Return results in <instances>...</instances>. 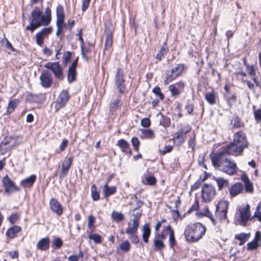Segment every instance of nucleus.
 Instances as JSON below:
<instances>
[{
    "mask_svg": "<svg viewBox=\"0 0 261 261\" xmlns=\"http://www.w3.org/2000/svg\"><path fill=\"white\" fill-rule=\"evenodd\" d=\"M229 155H239L242 153L245 148L248 147V142L246 134L239 131L234 135L233 141L224 146Z\"/></svg>",
    "mask_w": 261,
    "mask_h": 261,
    "instance_id": "obj_1",
    "label": "nucleus"
},
{
    "mask_svg": "<svg viewBox=\"0 0 261 261\" xmlns=\"http://www.w3.org/2000/svg\"><path fill=\"white\" fill-rule=\"evenodd\" d=\"M141 138L143 139H152L154 137L153 131L151 129H141Z\"/></svg>",
    "mask_w": 261,
    "mask_h": 261,
    "instance_id": "obj_34",
    "label": "nucleus"
},
{
    "mask_svg": "<svg viewBox=\"0 0 261 261\" xmlns=\"http://www.w3.org/2000/svg\"><path fill=\"white\" fill-rule=\"evenodd\" d=\"M19 144L16 138L13 137H5L0 143V153L4 154Z\"/></svg>",
    "mask_w": 261,
    "mask_h": 261,
    "instance_id": "obj_5",
    "label": "nucleus"
},
{
    "mask_svg": "<svg viewBox=\"0 0 261 261\" xmlns=\"http://www.w3.org/2000/svg\"><path fill=\"white\" fill-rule=\"evenodd\" d=\"M245 191L247 193H252L253 191V184L249 181L244 184Z\"/></svg>",
    "mask_w": 261,
    "mask_h": 261,
    "instance_id": "obj_63",
    "label": "nucleus"
},
{
    "mask_svg": "<svg viewBox=\"0 0 261 261\" xmlns=\"http://www.w3.org/2000/svg\"><path fill=\"white\" fill-rule=\"evenodd\" d=\"M72 52L67 51L65 53L63 57V64L65 66L67 65L70 62L71 59Z\"/></svg>",
    "mask_w": 261,
    "mask_h": 261,
    "instance_id": "obj_42",
    "label": "nucleus"
},
{
    "mask_svg": "<svg viewBox=\"0 0 261 261\" xmlns=\"http://www.w3.org/2000/svg\"><path fill=\"white\" fill-rule=\"evenodd\" d=\"M237 167L236 164L231 161L227 158H225L224 162L219 165V170L229 175H233L237 173Z\"/></svg>",
    "mask_w": 261,
    "mask_h": 261,
    "instance_id": "obj_6",
    "label": "nucleus"
},
{
    "mask_svg": "<svg viewBox=\"0 0 261 261\" xmlns=\"http://www.w3.org/2000/svg\"><path fill=\"white\" fill-rule=\"evenodd\" d=\"M191 129V127L189 124L185 125L182 127H181L179 130H178V132L182 135L185 136L187 134L190 132Z\"/></svg>",
    "mask_w": 261,
    "mask_h": 261,
    "instance_id": "obj_54",
    "label": "nucleus"
},
{
    "mask_svg": "<svg viewBox=\"0 0 261 261\" xmlns=\"http://www.w3.org/2000/svg\"><path fill=\"white\" fill-rule=\"evenodd\" d=\"M229 155L228 152L226 150L225 148L223 146L222 149L218 153L210 154V158L212 161V165L215 168L218 169L219 168V165L221 163L224 162L225 156Z\"/></svg>",
    "mask_w": 261,
    "mask_h": 261,
    "instance_id": "obj_11",
    "label": "nucleus"
},
{
    "mask_svg": "<svg viewBox=\"0 0 261 261\" xmlns=\"http://www.w3.org/2000/svg\"><path fill=\"white\" fill-rule=\"evenodd\" d=\"M233 123L232 126V128H240L244 126V123L242 122L241 119L239 117L237 114H234L232 117Z\"/></svg>",
    "mask_w": 261,
    "mask_h": 261,
    "instance_id": "obj_36",
    "label": "nucleus"
},
{
    "mask_svg": "<svg viewBox=\"0 0 261 261\" xmlns=\"http://www.w3.org/2000/svg\"><path fill=\"white\" fill-rule=\"evenodd\" d=\"M206 228L201 223L196 222L188 225L185 230L184 234L186 240L194 243L199 240L205 234Z\"/></svg>",
    "mask_w": 261,
    "mask_h": 261,
    "instance_id": "obj_2",
    "label": "nucleus"
},
{
    "mask_svg": "<svg viewBox=\"0 0 261 261\" xmlns=\"http://www.w3.org/2000/svg\"><path fill=\"white\" fill-rule=\"evenodd\" d=\"M212 179L216 181L218 186V191H221L224 188L229 187V184L228 180L224 179L223 177L213 176Z\"/></svg>",
    "mask_w": 261,
    "mask_h": 261,
    "instance_id": "obj_23",
    "label": "nucleus"
},
{
    "mask_svg": "<svg viewBox=\"0 0 261 261\" xmlns=\"http://www.w3.org/2000/svg\"><path fill=\"white\" fill-rule=\"evenodd\" d=\"M205 99L210 105L216 104L218 99L217 94L213 91L207 92L205 94Z\"/></svg>",
    "mask_w": 261,
    "mask_h": 261,
    "instance_id": "obj_26",
    "label": "nucleus"
},
{
    "mask_svg": "<svg viewBox=\"0 0 261 261\" xmlns=\"http://www.w3.org/2000/svg\"><path fill=\"white\" fill-rule=\"evenodd\" d=\"M111 218L113 221L116 223H119L124 220V216L121 212L113 211L111 214Z\"/></svg>",
    "mask_w": 261,
    "mask_h": 261,
    "instance_id": "obj_32",
    "label": "nucleus"
},
{
    "mask_svg": "<svg viewBox=\"0 0 261 261\" xmlns=\"http://www.w3.org/2000/svg\"><path fill=\"white\" fill-rule=\"evenodd\" d=\"M247 246V249L248 250H253L256 249L259 246H260V243L252 241L251 242H249Z\"/></svg>",
    "mask_w": 261,
    "mask_h": 261,
    "instance_id": "obj_52",
    "label": "nucleus"
},
{
    "mask_svg": "<svg viewBox=\"0 0 261 261\" xmlns=\"http://www.w3.org/2000/svg\"><path fill=\"white\" fill-rule=\"evenodd\" d=\"M216 191L215 187L211 184H204L201 190V197L205 202H210L215 197Z\"/></svg>",
    "mask_w": 261,
    "mask_h": 261,
    "instance_id": "obj_7",
    "label": "nucleus"
},
{
    "mask_svg": "<svg viewBox=\"0 0 261 261\" xmlns=\"http://www.w3.org/2000/svg\"><path fill=\"white\" fill-rule=\"evenodd\" d=\"M152 91L155 94L156 96L159 97V98L161 100L164 99V98L165 97L164 95L161 92V88L159 87L156 86V87H154L152 89Z\"/></svg>",
    "mask_w": 261,
    "mask_h": 261,
    "instance_id": "obj_46",
    "label": "nucleus"
},
{
    "mask_svg": "<svg viewBox=\"0 0 261 261\" xmlns=\"http://www.w3.org/2000/svg\"><path fill=\"white\" fill-rule=\"evenodd\" d=\"M18 218H19V216H18V215L17 214V213H13V214H12L9 216V217L8 218V220L11 224H13L18 219Z\"/></svg>",
    "mask_w": 261,
    "mask_h": 261,
    "instance_id": "obj_59",
    "label": "nucleus"
},
{
    "mask_svg": "<svg viewBox=\"0 0 261 261\" xmlns=\"http://www.w3.org/2000/svg\"><path fill=\"white\" fill-rule=\"evenodd\" d=\"M1 44L3 46L7 48L8 49L11 50L12 51H14L15 49L12 46V44L9 41V40L6 38H4L1 41Z\"/></svg>",
    "mask_w": 261,
    "mask_h": 261,
    "instance_id": "obj_43",
    "label": "nucleus"
},
{
    "mask_svg": "<svg viewBox=\"0 0 261 261\" xmlns=\"http://www.w3.org/2000/svg\"><path fill=\"white\" fill-rule=\"evenodd\" d=\"M169 242L170 247L171 248H173L176 244L174 231H171V232L169 233Z\"/></svg>",
    "mask_w": 261,
    "mask_h": 261,
    "instance_id": "obj_53",
    "label": "nucleus"
},
{
    "mask_svg": "<svg viewBox=\"0 0 261 261\" xmlns=\"http://www.w3.org/2000/svg\"><path fill=\"white\" fill-rule=\"evenodd\" d=\"M116 192V187L115 186L109 187L107 184L104 185L103 188V196L105 198L114 194Z\"/></svg>",
    "mask_w": 261,
    "mask_h": 261,
    "instance_id": "obj_28",
    "label": "nucleus"
},
{
    "mask_svg": "<svg viewBox=\"0 0 261 261\" xmlns=\"http://www.w3.org/2000/svg\"><path fill=\"white\" fill-rule=\"evenodd\" d=\"M70 96L68 91L67 90H62L59 94L56 101L55 108L56 111L65 107L68 103Z\"/></svg>",
    "mask_w": 261,
    "mask_h": 261,
    "instance_id": "obj_10",
    "label": "nucleus"
},
{
    "mask_svg": "<svg viewBox=\"0 0 261 261\" xmlns=\"http://www.w3.org/2000/svg\"><path fill=\"white\" fill-rule=\"evenodd\" d=\"M56 16L57 18L65 17L64 8L61 5H58L56 8Z\"/></svg>",
    "mask_w": 261,
    "mask_h": 261,
    "instance_id": "obj_51",
    "label": "nucleus"
},
{
    "mask_svg": "<svg viewBox=\"0 0 261 261\" xmlns=\"http://www.w3.org/2000/svg\"><path fill=\"white\" fill-rule=\"evenodd\" d=\"M225 96L226 98L227 103L230 107H231L232 105L235 103L237 101V98L235 94H233L230 96H228L227 95L225 94Z\"/></svg>",
    "mask_w": 261,
    "mask_h": 261,
    "instance_id": "obj_50",
    "label": "nucleus"
},
{
    "mask_svg": "<svg viewBox=\"0 0 261 261\" xmlns=\"http://www.w3.org/2000/svg\"><path fill=\"white\" fill-rule=\"evenodd\" d=\"M113 31L111 23L105 24V33L106 34V41L105 43V50L109 49L113 44Z\"/></svg>",
    "mask_w": 261,
    "mask_h": 261,
    "instance_id": "obj_15",
    "label": "nucleus"
},
{
    "mask_svg": "<svg viewBox=\"0 0 261 261\" xmlns=\"http://www.w3.org/2000/svg\"><path fill=\"white\" fill-rule=\"evenodd\" d=\"M115 83L119 92L123 94L125 91L126 84L123 71L120 68L117 69L115 76Z\"/></svg>",
    "mask_w": 261,
    "mask_h": 261,
    "instance_id": "obj_9",
    "label": "nucleus"
},
{
    "mask_svg": "<svg viewBox=\"0 0 261 261\" xmlns=\"http://www.w3.org/2000/svg\"><path fill=\"white\" fill-rule=\"evenodd\" d=\"M49 204L51 210L57 215L61 216L63 214V207L60 202L56 198H51Z\"/></svg>",
    "mask_w": 261,
    "mask_h": 261,
    "instance_id": "obj_17",
    "label": "nucleus"
},
{
    "mask_svg": "<svg viewBox=\"0 0 261 261\" xmlns=\"http://www.w3.org/2000/svg\"><path fill=\"white\" fill-rule=\"evenodd\" d=\"M91 197L94 201H97L99 199L100 195L97 191V187L95 185H93L91 188Z\"/></svg>",
    "mask_w": 261,
    "mask_h": 261,
    "instance_id": "obj_39",
    "label": "nucleus"
},
{
    "mask_svg": "<svg viewBox=\"0 0 261 261\" xmlns=\"http://www.w3.org/2000/svg\"><path fill=\"white\" fill-rule=\"evenodd\" d=\"M146 184L150 186H154L156 182V179L153 175H150L145 178Z\"/></svg>",
    "mask_w": 261,
    "mask_h": 261,
    "instance_id": "obj_55",
    "label": "nucleus"
},
{
    "mask_svg": "<svg viewBox=\"0 0 261 261\" xmlns=\"http://www.w3.org/2000/svg\"><path fill=\"white\" fill-rule=\"evenodd\" d=\"M228 203L225 201H219L216 206V214L221 220L225 219L227 217Z\"/></svg>",
    "mask_w": 261,
    "mask_h": 261,
    "instance_id": "obj_16",
    "label": "nucleus"
},
{
    "mask_svg": "<svg viewBox=\"0 0 261 261\" xmlns=\"http://www.w3.org/2000/svg\"><path fill=\"white\" fill-rule=\"evenodd\" d=\"M45 15H42L43 19L45 21L46 25L49 24L51 21V10L49 7H47L45 11Z\"/></svg>",
    "mask_w": 261,
    "mask_h": 261,
    "instance_id": "obj_40",
    "label": "nucleus"
},
{
    "mask_svg": "<svg viewBox=\"0 0 261 261\" xmlns=\"http://www.w3.org/2000/svg\"><path fill=\"white\" fill-rule=\"evenodd\" d=\"M116 145L120 148L122 152L128 154L129 156L132 155V152L129 144L126 140L120 139L117 141Z\"/></svg>",
    "mask_w": 261,
    "mask_h": 261,
    "instance_id": "obj_20",
    "label": "nucleus"
},
{
    "mask_svg": "<svg viewBox=\"0 0 261 261\" xmlns=\"http://www.w3.org/2000/svg\"><path fill=\"white\" fill-rule=\"evenodd\" d=\"M154 246V250L155 251H159L165 247V245L163 243V241L157 239L156 238H154L153 241Z\"/></svg>",
    "mask_w": 261,
    "mask_h": 261,
    "instance_id": "obj_37",
    "label": "nucleus"
},
{
    "mask_svg": "<svg viewBox=\"0 0 261 261\" xmlns=\"http://www.w3.org/2000/svg\"><path fill=\"white\" fill-rule=\"evenodd\" d=\"M120 248L125 252H127L130 248V244L128 241L126 240L120 245Z\"/></svg>",
    "mask_w": 261,
    "mask_h": 261,
    "instance_id": "obj_47",
    "label": "nucleus"
},
{
    "mask_svg": "<svg viewBox=\"0 0 261 261\" xmlns=\"http://www.w3.org/2000/svg\"><path fill=\"white\" fill-rule=\"evenodd\" d=\"M40 85L45 88H50L53 83V78L50 72L47 70H43L39 77Z\"/></svg>",
    "mask_w": 261,
    "mask_h": 261,
    "instance_id": "obj_13",
    "label": "nucleus"
},
{
    "mask_svg": "<svg viewBox=\"0 0 261 261\" xmlns=\"http://www.w3.org/2000/svg\"><path fill=\"white\" fill-rule=\"evenodd\" d=\"M21 230V228L17 225L13 226L8 229L6 232V236L10 239H13L15 238L17 234Z\"/></svg>",
    "mask_w": 261,
    "mask_h": 261,
    "instance_id": "obj_24",
    "label": "nucleus"
},
{
    "mask_svg": "<svg viewBox=\"0 0 261 261\" xmlns=\"http://www.w3.org/2000/svg\"><path fill=\"white\" fill-rule=\"evenodd\" d=\"M131 142L133 146L134 149L136 151H138L139 149V146L140 144V141L137 137H134L132 138Z\"/></svg>",
    "mask_w": 261,
    "mask_h": 261,
    "instance_id": "obj_49",
    "label": "nucleus"
},
{
    "mask_svg": "<svg viewBox=\"0 0 261 261\" xmlns=\"http://www.w3.org/2000/svg\"><path fill=\"white\" fill-rule=\"evenodd\" d=\"M72 158L69 157L62 164L61 172L59 176L60 179H63L66 176L72 164Z\"/></svg>",
    "mask_w": 261,
    "mask_h": 261,
    "instance_id": "obj_21",
    "label": "nucleus"
},
{
    "mask_svg": "<svg viewBox=\"0 0 261 261\" xmlns=\"http://www.w3.org/2000/svg\"><path fill=\"white\" fill-rule=\"evenodd\" d=\"M168 48L166 42H165L159 53L156 55L155 58L159 61H161L164 58V56L167 53Z\"/></svg>",
    "mask_w": 261,
    "mask_h": 261,
    "instance_id": "obj_31",
    "label": "nucleus"
},
{
    "mask_svg": "<svg viewBox=\"0 0 261 261\" xmlns=\"http://www.w3.org/2000/svg\"><path fill=\"white\" fill-rule=\"evenodd\" d=\"M172 85H174V86H175L181 92L183 91L186 86L185 82L181 81L176 82Z\"/></svg>",
    "mask_w": 261,
    "mask_h": 261,
    "instance_id": "obj_58",
    "label": "nucleus"
},
{
    "mask_svg": "<svg viewBox=\"0 0 261 261\" xmlns=\"http://www.w3.org/2000/svg\"><path fill=\"white\" fill-rule=\"evenodd\" d=\"M44 96L42 93L33 94L29 93L26 97V101L30 103H41L44 101Z\"/></svg>",
    "mask_w": 261,
    "mask_h": 261,
    "instance_id": "obj_18",
    "label": "nucleus"
},
{
    "mask_svg": "<svg viewBox=\"0 0 261 261\" xmlns=\"http://www.w3.org/2000/svg\"><path fill=\"white\" fill-rule=\"evenodd\" d=\"M52 28L51 27L45 28L42 29L39 33H40L44 37L46 36L51 33Z\"/></svg>",
    "mask_w": 261,
    "mask_h": 261,
    "instance_id": "obj_62",
    "label": "nucleus"
},
{
    "mask_svg": "<svg viewBox=\"0 0 261 261\" xmlns=\"http://www.w3.org/2000/svg\"><path fill=\"white\" fill-rule=\"evenodd\" d=\"M173 149V146L171 145H166L162 149H160V154L165 155L167 153L171 152Z\"/></svg>",
    "mask_w": 261,
    "mask_h": 261,
    "instance_id": "obj_56",
    "label": "nucleus"
},
{
    "mask_svg": "<svg viewBox=\"0 0 261 261\" xmlns=\"http://www.w3.org/2000/svg\"><path fill=\"white\" fill-rule=\"evenodd\" d=\"M142 215V211H137L133 213V216L134 218L133 219V222L139 224V220Z\"/></svg>",
    "mask_w": 261,
    "mask_h": 261,
    "instance_id": "obj_57",
    "label": "nucleus"
},
{
    "mask_svg": "<svg viewBox=\"0 0 261 261\" xmlns=\"http://www.w3.org/2000/svg\"><path fill=\"white\" fill-rule=\"evenodd\" d=\"M142 239L145 243L148 242L149 238L151 233V229L149 223H145L142 228Z\"/></svg>",
    "mask_w": 261,
    "mask_h": 261,
    "instance_id": "obj_27",
    "label": "nucleus"
},
{
    "mask_svg": "<svg viewBox=\"0 0 261 261\" xmlns=\"http://www.w3.org/2000/svg\"><path fill=\"white\" fill-rule=\"evenodd\" d=\"M243 185L240 182H237L233 185L229 189V194L231 197L238 195L243 190Z\"/></svg>",
    "mask_w": 261,
    "mask_h": 261,
    "instance_id": "obj_25",
    "label": "nucleus"
},
{
    "mask_svg": "<svg viewBox=\"0 0 261 261\" xmlns=\"http://www.w3.org/2000/svg\"><path fill=\"white\" fill-rule=\"evenodd\" d=\"M88 237L90 240H93L95 244H100L102 242L101 237L98 234H90Z\"/></svg>",
    "mask_w": 261,
    "mask_h": 261,
    "instance_id": "obj_44",
    "label": "nucleus"
},
{
    "mask_svg": "<svg viewBox=\"0 0 261 261\" xmlns=\"http://www.w3.org/2000/svg\"><path fill=\"white\" fill-rule=\"evenodd\" d=\"M77 72L76 69L69 67L68 69L67 81L69 83H71L76 80Z\"/></svg>",
    "mask_w": 261,
    "mask_h": 261,
    "instance_id": "obj_35",
    "label": "nucleus"
},
{
    "mask_svg": "<svg viewBox=\"0 0 261 261\" xmlns=\"http://www.w3.org/2000/svg\"><path fill=\"white\" fill-rule=\"evenodd\" d=\"M186 136L182 135L177 132L174 134L173 139L176 145L180 146L184 143L186 140Z\"/></svg>",
    "mask_w": 261,
    "mask_h": 261,
    "instance_id": "obj_30",
    "label": "nucleus"
},
{
    "mask_svg": "<svg viewBox=\"0 0 261 261\" xmlns=\"http://www.w3.org/2000/svg\"><path fill=\"white\" fill-rule=\"evenodd\" d=\"M169 90L171 92V96L173 97H176L181 93V92L172 84L169 86Z\"/></svg>",
    "mask_w": 261,
    "mask_h": 261,
    "instance_id": "obj_48",
    "label": "nucleus"
},
{
    "mask_svg": "<svg viewBox=\"0 0 261 261\" xmlns=\"http://www.w3.org/2000/svg\"><path fill=\"white\" fill-rule=\"evenodd\" d=\"M42 11L38 7H35L31 12L30 24L27 25L25 29L32 33L37 28L41 26H46L45 21L43 19Z\"/></svg>",
    "mask_w": 261,
    "mask_h": 261,
    "instance_id": "obj_3",
    "label": "nucleus"
},
{
    "mask_svg": "<svg viewBox=\"0 0 261 261\" xmlns=\"http://www.w3.org/2000/svg\"><path fill=\"white\" fill-rule=\"evenodd\" d=\"M250 237V233L241 232L235 236V239L240 241L239 246L243 245Z\"/></svg>",
    "mask_w": 261,
    "mask_h": 261,
    "instance_id": "obj_29",
    "label": "nucleus"
},
{
    "mask_svg": "<svg viewBox=\"0 0 261 261\" xmlns=\"http://www.w3.org/2000/svg\"><path fill=\"white\" fill-rule=\"evenodd\" d=\"M44 67L46 69L50 70L56 79L59 81L63 80L64 78L63 70L59 62H48L44 64Z\"/></svg>",
    "mask_w": 261,
    "mask_h": 261,
    "instance_id": "obj_8",
    "label": "nucleus"
},
{
    "mask_svg": "<svg viewBox=\"0 0 261 261\" xmlns=\"http://www.w3.org/2000/svg\"><path fill=\"white\" fill-rule=\"evenodd\" d=\"M44 36L40 33L38 32L36 35V40L37 44L39 46H42L43 43Z\"/></svg>",
    "mask_w": 261,
    "mask_h": 261,
    "instance_id": "obj_60",
    "label": "nucleus"
},
{
    "mask_svg": "<svg viewBox=\"0 0 261 261\" xmlns=\"http://www.w3.org/2000/svg\"><path fill=\"white\" fill-rule=\"evenodd\" d=\"M2 183L4 187V192L5 193L9 194L13 191H19L20 190V188L15 185V183L7 175L3 178Z\"/></svg>",
    "mask_w": 261,
    "mask_h": 261,
    "instance_id": "obj_14",
    "label": "nucleus"
},
{
    "mask_svg": "<svg viewBox=\"0 0 261 261\" xmlns=\"http://www.w3.org/2000/svg\"><path fill=\"white\" fill-rule=\"evenodd\" d=\"M240 218L239 223L241 226H245L247 222L252 219L250 217V206L247 204L245 207H240L239 210Z\"/></svg>",
    "mask_w": 261,
    "mask_h": 261,
    "instance_id": "obj_12",
    "label": "nucleus"
},
{
    "mask_svg": "<svg viewBox=\"0 0 261 261\" xmlns=\"http://www.w3.org/2000/svg\"><path fill=\"white\" fill-rule=\"evenodd\" d=\"M200 214H201V215H202L203 216L208 217V218L210 219V220H211V221L214 225H216V220L214 218L213 214L211 213V212L209 211V210L207 207L205 210L204 213H200Z\"/></svg>",
    "mask_w": 261,
    "mask_h": 261,
    "instance_id": "obj_45",
    "label": "nucleus"
},
{
    "mask_svg": "<svg viewBox=\"0 0 261 261\" xmlns=\"http://www.w3.org/2000/svg\"><path fill=\"white\" fill-rule=\"evenodd\" d=\"M122 105L121 100L120 98H117L114 101L110 103V112L112 114H114L118 108L119 107L121 106Z\"/></svg>",
    "mask_w": 261,
    "mask_h": 261,
    "instance_id": "obj_33",
    "label": "nucleus"
},
{
    "mask_svg": "<svg viewBox=\"0 0 261 261\" xmlns=\"http://www.w3.org/2000/svg\"><path fill=\"white\" fill-rule=\"evenodd\" d=\"M185 67V65L184 64H178L170 70H167L165 74V77L164 80V84L165 85H167L180 75L182 74Z\"/></svg>",
    "mask_w": 261,
    "mask_h": 261,
    "instance_id": "obj_4",
    "label": "nucleus"
},
{
    "mask_svg": "<svg viewBox=\"0 0 261 261\" xmlns=\"http://www.w3.org/2000/svg\"><path fill=\"white\" fill-rule=\"evenodd\" d=\"M18 102L17 100L13 99L10 100L7 107V114H11L14 111L15 109L16 108Z\"/></svg>",
    "mask_w": 261,
    "mask_h": 261,
    "instance_id": "obj_38",
    "label": "nucleus"
},
{
    "mask_svg": "<svg viewBox=\"0 0 261 261\" xmlns=\"http://www.w3.org/2000/svg\"><path fill=\"white\" fill-rule=\"evenodd\" d=\"M53 245L56 249H59L63 246V241L60 238H57L54 240Z\"/></svg>",
    "mask_w": 261,
    "mask_h": 261,
    "instance_id": "obj_61",
    "label": "nucleus"
},
{
    "mask_svg": "<svg viewBox=\"0 0 261 261\" xmlns=\"http://www.w3.org/2000/svg\"><path fill=\"white\" fill-rule=\"evenodd\" d=\"M139 224L133 222V226L128 227L126 229L125 232L127 234L132 235V234H136Z\"/></svg>",
    "mask_w": 261,
    "mask_h": 261,
    "instance_id": "obj_41",
    "label": "nucleus"
},
{
    "mask_svg": "<svg viewBox=\"0 0 261 261\" xmlns=\"http://www.w3.org/2000/svg\"><path fill=\"white\" fill-rule=\"evenodd\" d=\"M50 246V240L48 237H45L40 239L36 245L38 250L46 251L48 250Z\"/></svg>",
    "mask_w": 261,
    "mask_h": 261,
    "instance_id": "obj_22",
    "label": "nucleus"
},
{
    "mask_svg": "<svg viewBox=\"0 0 261 261\" xmlns=\"http://www.w3.org/2000/svg\"><path fill=\"white\" fill-rule=\"evenodd\" d=\"M37 179L35 174H32L30 176L22 179L20 182V185L25 190L30 189L34 184Z\"/></svg>",
    "mask_w": 261,
    "mask_h": 261,
    "instance_id": "obj_19",
    "label": "nucleus"
},
{
    "mask_svg": "<svg viewBox=\"0 0 261 261\" xmlns=\"http://www.w3.org/2000/svg\"><path fill=\"white\" fill-rule=\"evenodd\" d=\"M255 120L257 122H261V110L257 109L254 112Z\"/></svg>",
    "mask_w": 261,
    "mask_h": 261,
    "instance_id": "obj_64",
    "label": "nucleus"
}]
</instances>
